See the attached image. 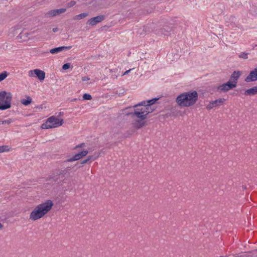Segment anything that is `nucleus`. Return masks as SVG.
<instances>
[{"instance_id": "1", "label": "nucleus", "mask_w": 257, "mask_h": 257, "mask_svg": "<svg viewBox=\"0 0 257 257\" xmlns=\"http://www.w3.org/2000/svg\"><path fill=\"white\" fill-rule=\"evenodd\" d=\"M198 97V94L196 91L186 92L180 94L176 98V102L181 107H189L196 102Z\"/></svg>"}, {"instance_id": "2", "label": "nucleus", "mask_w": 257, "mask_h": 257, "mask_svg": "<svg viewBox=\"0 0 257 257\" xmlns=\"http://www.w3.org/2000/svg\"><path fill=\"white\" fill-rule=\"evenodd\" d=\"M53 205V202L51 200H47L37 205L31 212L30 219L35 221L42 218L51 209Z\"/></svg>"}, {"instance_id": "3", "label": "nucleus", "mask_w": 257, "mask_h": 257, "mask_svg": "<svg viewBox=\"0 0 257 257\" xmlns=\"http://www.w3.org/2000/svg\"><path fill=\"white\" fill-rule=\"evenodd\" d=\"M149 113V111H140L134 109L133 112H126V115H131L133 117L136 116L138 118H139L136 120L133 123L134 127L135 128L139 129L146 125V122L145 119L147 118Z\"/></svg>"}, {"instance_id": "4", "label": "nucleus", "mask_w": 257, "mask_h": 257, "mask_svg": "<svg viewBox=\"0 0 257 257\" xmlns=\"http://www.w3.org/2000/svg\"><path fill=\"white\" fill-rule=\"evenodd\" d=\"M12 94L5 91L0 92V109L6 110L11 107Z\"/></svg>"}, {"instance_id": "5", "label": "nucleus", "mask_w": 257, "mask_h": 257, "mask_svg": "<svg viewBox=\"0 0 257 257\" xmlns=\"http://www.w3.org/2000/svg\"><path fill=\"white\" fill-rule=\"evenodd\" d=\"M64 123L63 119H59L55 116L49 117L45 123L41 125L42 129H49L61 126Z\"/></svg>"}, {"instance_id": "6", "label": "nucleus", "mask_w": 257, "mask_h": 257, "mask_svg": "<svg viewBox=\"0 0 257 257\" xmlns=\"http://www.w3.org/2000/svg\"><path fill=\"white\" fill-rule=\"evenodd\" d=\"M66 170H58L53 175L52 179L55 182H60L64 179L65 174L66 173Z\"/></svg>"}, {"instance_id": "7", "label": "nucleus", "mask_w": 257, "mask_h": 257, "mask_svg": "<svg viewBox=\"0 0 257 257\" xmlns=\"http://www.w3.org/2000/svg\"><path fill=\"white\" fill-rule=\"evenodd\" d=\"M34 74H35L36 77L41 81L44 80L45 78V72L40 69H36L33 70H30L29 72V75L30 76H33Z\"/></svg>"}, {"instance_id": "8", "label": "nucleus", "mask_w": 257, "mask_h": 257, "mask_svg": "<svg viewBox=\"0 0 257 257\" xmlns=\"http://www.w3.org/2000/svg\"><path fill=\"white\" fill-rule=\"evenodd\" d=\"M235 87V84H232L231 82L228 81L227 82L218 86L217 90L219 91L226 92Z\"/></svg>"}, {"instance_id": "9", "label": "nucleus", "mask_w": 257, "mask_h": 257, "mask_svg": "<svg viewBox=\"0 0 257 257\" xmlns=\"http://www.w3.org/2000/svg\"><path fill=\"white\" fill-rule=\"evenodd\" d=\"M225 99L223 98H220L215 100L212 101L207 105L206 108L208 109H212L213 107L222 105L225 102Z\"/></svg>"}, {"instance_id": "10", "label": "nucleus", "mask_w": 257, "mask_h": 257, "mask_svg": "<svg viewBox=\"0 0 257 257\" xmlns=\"http://www.w3.org/2000/svg\"><path fill=\"white\" fill-rule=\"evenodd\" d=\"M105 18V16L104 15L98 16L90 19L88 21L87 24L89 25L94 26L96 25L97 23L103 21Z\"/></svg>"}, {"instance_id": "11", "label": "nucleus", "mask_w": 257, "mask_h": 257, "mask_svg": "<svg viewBox=\"0 0 257 257\" xmlns=\"http://www.w3.org/2000/svg\"><path fill=\"white\" fill-rule=\"evenodd\" d=\"M257 80V68H254L251 71L248 76L245 78L246 82H253Z\"/></svg>"}, {"instance_id": "12", "label": "nucleus", "mask_w": 257, "mask_h": 257, "mask_svg": "<svg viewBox=\"0 0 257 257\" xmlns=\"http://www.w3.org/2000/svg\"><path fill=\"white\" fill-rule=\"evenodd\" d=\"M88 152L87 150H83L81 152H79L75 154L73 157L67 160L68 162H72L76 160H78L82 158L83 157L85 156Z\"/></svg>"}, {"instance_id": "13", "label": "nucleus", "mask_w": 257, "mask_h": 257, "mask_svg": "<svg viewBox=\"0 0 257 257\" xmlns=\"http://www.w3.org/2000/svg\"><path fill=\"white\" fill-rule=\"evenodd\" d=\"M241 74V72L240 71H234L231 75L229 81L231 82V83H232V84H235V86H236L237 80L239 77L240 76Z\"/></svg>"}, {"instance_id": "14", "label": "nucleus", "mask_w": 257, "mask_h": 257, "mask_svg": "<svg viewBox=\"0 0 257 257\" xmlns=\"http://www.w3.org/2000/svg\"><path fill=\"white\" fill-rule=\"evenodd\" d=\"M72 48V46H61L59 47H56L53 49H52L50 50V52L52 54H57L59 52L62 51H66Z\"/></svg>"}, {"instance_id": "15", "label": "nucleus", "mask_w": 257, "mask_h": 257, "mask_svg": "<svg viewBox=\"0 0 257 257\" xmlns=\"http://www.w3.org/2000/svg\"><path fill=\"white\" fill-rule=\"evenodd\" d=\"M257 94V86L246 90L244 95L246 96L254 95Z\"/></svg>"}, {"instance_id": "16", "label": "nucleus", "mask_w": 257, "mask_h": 257, "mask_svg": "<svg viewBox=\"0 0 257 257\" xmlns=\"http://www.w3.org/2000/svg\"><path fill=\"white\" fill-rule=\"evenodd\" d=\"M172 30L171 26H164L160 29L161 33L164 35H168Z\"/></svg>"}, {"instance_id": "17", "label": "nucleus", "mask_w": 257, "mask_h": 257, "mask_svg": "<svg viewBox=\"0 0 257 257\" xmlns=\"http://www.w3.org/2000/svg\"><path fill=\"white\" fill-rule=\"evenodd\" d=\"M26 99H22L21 100V102L24 105L27 106L32 102V99L30 96L28 95L26 96Z\"/></svg>"}, {"instance_id": "18", "label": "nucleus", "mask_w": 257, "mask_h": 257, "mask_svg": "<svg viewBox=\"0 0 257 257\" xmlns=\"http://www.w3.org/2000/svg\"><path fill=\"white\" fill-rule=\"evenodd\" d=\"M98 157V156H89L87 157V159L84 160L81 162V164H84L88 163L90 160H95Z\"/></svg>"}, {"instance_id": "19", "label": "nucleus", "mask_w": 257, "mask_h": 257, "mask_svg": "<svg viewBox=\"0 0 257 257\" xmlns=\"http://www.w3.org/2000/svg\"><path fill=\"white\" fill-rule=\"evenodd\" d=\"M136 110H139L140 111H149V113H151L155 109H152L151 107V106H148L147 105L146 107L145 108H137L136 109H135Z\"/></svg>"}, {"instance_id": "20", "label": "nucleus", "mask_w": 257, "mask_h": 257, "mask_svg": "<svg viewBox=\"0 0 257 257\" xmlns=\"http://www.w3.org/2000/svg\"><path fill=\"white\" fill-rule=\"evenodd\" d=\"M88 15V14L87 13H81L80 14L75 16L74 18V20H81L82 19L85 18Z\"/></svg>"}, {"instance_id": "21", "label": "nucleus", "mask_w": 257, "mask_h": 257, "mask_svg": "<svg viewBox=\"0 0 257 257\" xmlns=\"http://www.w3.org/2000/svg\"><path fill=\"white\" fill-rule=\"evenodd\" d=\"M8 75V73L7 71H4L0 73V82L4 80Z\"/></svg>"}, {"instance_id": "22", "label": "nucleus", "mask_w": 257, "mask_h": 257, "mask_svg": "<svg viewBox=\"0 0 257 257\" xmlns=\"http://www.w3.org/2000/svg\"><path fill=\"white\" fill-rule=\"evenodd\" d=\"M46 15L47 17H52L56 16V12L54 10L49 11L46 13Z\"/></svg>"}, {"instance_id": "23", "label": "nucleus", "mask_w": 257, "mask_h": 257, "mask_svg": "<svg viewBox=\"0 0 257 257\" xmlns=\"http://www.w3.org/2000/svg\"><path fill=\"white\" fill-rule=\"evenodd\" d=\"M147 105H148L147 101H143L133 106V107L137 108L138 106H144L146 107L147 106Z\"/></svg>"}, {"instance_id": "24", "label": "nucleus", "mask_w": 257, "mask_h": 257, "mask_svg": "<svg viewBox=\"0 0 257 257\" xmlns=\"http://www.w3.org/2000/svg\"><path fill=\"white\" fill-rule=\"evenodd\" d=\"M158 99H159V98H153L152 99L147 100V102H148V105H147L151 106V105L154 104V103H155V102Z\"/></svg>"}, {"instance_id": "25", "label": "nucleus", "mask_w": 257, "mask_h": 257, "mask_svg": "<svg viewBox=\"0 0 257 257\" xmlns=\"http://www.w3.org/2000/svg\"><path fill=\"white\" fill-rule=\"evenodd\" d=\"M9 151V147L8 146H0V153Z\"/></svg>"}, {"instance_id": "26", "label": "nucleus", "mask_w": 257, "mask_h": 257, "mask_svg": "<svg viewBox=\"0 0 257 257\" xmlns=\"http://www.w3.org/2000/svg\"><path fill=\"white\" fill-rule=\"evenodd\" d=\"M13 122V119L12 118H9V119H7V120L1 121L2 124H9Z\"/></svg>"}, {"instance_id": "27", "label": "nucleus", "mask_w": 257, "mask_h": 257, "mask_svg": "<svg viewBox=\"0 0 257 257\" xmlns=\"http://www.w3.org/2000/svg\"><path fill=\"white\" fill-rule=\"evenodd\" d=\"M54 10L56 12V16L65 12L66 11V9H64V8L60 9H56Z\"/></svg>"}, {"instance_id": "28", "label": "nucleus", "mask_w": 257, "mask_h": 257, "mask_svg": "<svg viewBox=\"0 0 257 257\" xmlns=\"http://www.w3.org/2000/svg\"><path fill=\"white\" fill-rule=\"evenodd\" d=\"M83 99L84 100H91L92 99V96L88 93H85L83 95Z\"/></svg>"}, {"instance_id": "29", "label": "nucleus", "mask_w": 257, "mask_h": 257, "mask_svg": "<svg viewBox=\"0 0 257 257\" xmlns=\"http://www.w3.org/2000/svg\"><path fill=\"white\" fill-rule=\"evenodd\" d=\"M248 53L245 52H242L239 54V57L244 59H247L248 58L247 55Z\"/></svg>"}, {"instance_id": "30", "label": "nucleus", "mask_w": 257, "mask_h": 257, "mask_svg": "<svg viewBox=\"0 0 257 257\" xmlns=\"http://www.w3.org/2000/svg\"><path fill=\"white\" fill-rule=\"evenodd\" d=\"M125 91L123 89H120L119 90H116L115 91V94H118L119 96H121V95L123 94Z\"/></svg>"}, {"instance_id": "31", "label": "nucleus", "mask_w": 257, "mask_h": 257, "mask_svg": "<svg viewBox=\"0 0 257 257\" xmlns=\"http://www.w3.org/2000/svg\"><path fill=\"white\" fill-rule=\"evenodd\" d=\"M76 4V2L74 1H71L67 4V8H71L75 6Z\"/></svg>"}, {"instance_id": "32", "label": "nucleus", "mask_w": 257, "mask_h": 257, "mask_svg": "<svg viewBox=\"0 0 257 257\" xmlns=\"http://www.w3.org/2000/svg\"><path fill=\"white\" fill-rule=\"evenodd\" d=\"M70 67V64L69 63H67L64 64L62 66V69L63 70H67L69 69Z\"/></svg>"}, {"instance_id": "33", "label": "nucleus", "mask_w": 257, "mask_h": 257, "mask_svg": "<svg viewBox=\"0 0 257 257\" xmlns=\"http://www.w3.org/2000/svg\"><path fill=\"white\" fill-rule=\"evenodd\" d=\"M28 34L27 33H22L19 34V36L20 37L21 39H22L24 35H26V37H27V35Z\"/></svg>"}, {"instance_id": "34", "label": "nucleus", "mask_w": 257, "mask_h": 257, "mask_svg": "<svg viewBox=\"0 0 257 257\" xmlns=\"http://www.w3.org/2000/svg\"><path fill=\"white\" fill-rule=\"evenodd\" d=\"M84 146H85V143H81V144H79L78 145H77L75 147V149L78 148H81V147H84Z\"/></svg>"}, {"instance_id": "35", "label": "nucleus", "mask_w": 257, "mask_h": 257, "mask_svg": "<svg viewBox=\"0 0 257 257\" xmlns=\"http://www.w3.org/2000/svg\"><path fill=\"white\" fill-rule=\"evenodd\" d=\"M89 79H90V78L89 77H86V76L82 77V80L83 81H88Z\"/></svg>"}, {"instance_id": "36", "label": "nucleus", "mask_w": 257, "mask_h": 257, "mask_svg": "<svg viewBox=\"0 0 257 257\" xmlns=\"http://www.w3.org/2000/svg\"><path fill=\"white\" fill-rule=\"evenodd\" d=\"M132 70V69H130L126 71L125 72H124L123 75L127 74Z\"/></svg>"}, {"instance_id": "37", "label": "nucleus", "mask_w": 257, "mask_h": 257, "mask_svg": "<svg viewBox=\"0 0 257 257\" xmlns=\"http://www.w3.org/2000/svg\"><path fill=\"white\" fill-rule=\"evenodd\" d=\"M52 31L53 32L56 33L58 31V29L57 28H54L53 29Z\"/></svg>"}, {"instance_id": "38", "label": "nucleus", "mask_w": 257, "mask_h": 257, "mask_svg": "<svg viewBox=\"0 0 257 257\" xmlns=\"http://www.w3.org/2000/svg\"><path fill=\"white\" fill-rule=\"evenodd\" d=\"M4 226L3 225L0 223V229H2L3 228Z\"/></svg>"}, {"instance_id": "39", "label": "nucleus", "mask_w": 257, "mask_h": 257, "mask_svg": "<svg viewBox=\"0 0 257 257\" xmlns=\"http://www.w3.org/2000/svg\"><path fill=\"white\" fill-rule=\"evenodd\" d=\"M63 112H59V114L58 115V116L62 115H63Z\"/></svg>"}, {"instance_id": "40", "label": "nucleus", "mask_w": 257, "mask_h": 257, "mask_svg": "<svg viewBox=\"0 0 257 257\" xmlns=\"http://www.w3.org/2000/svg\"><path fill=\"white\" fill-rule=\"evenodd\" d=\"M242 187H243V189L246 188V187H244V186H243Z\"/></svg>"}]
</instances>
